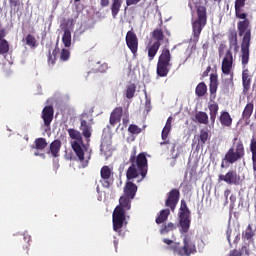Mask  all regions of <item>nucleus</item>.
Returning <instances> with one entry per match:
<instances>
[{"label": "nucleus", "mask_w": 256, "mask_h": 256, "mask_svg": "<svg viewBox=\"0 0 256 256\" xmlns=\"http://www.w3.org/2000/svg\"><path fill=\"white\" fill-rule=\"evenodd\" d=\"M136 155L137 149L134 148L129 159L131 165L126 171L127 182L124 186V196L130 199H135L137 195V186L133 183L134 179H137L140 175L141 179L137 180V183H141L147 177V172L149 171V164L145 152L138 154L137 157Z\"/></svg>", "instance_id": "f257e3e1"}, {"label": "nucleus", "mask_w": 256, "mask_h": 256, "mask_svg": "<svg viewBox=\"0 0 256 256\" xmlns=\"http://www.w3.org/2000/svg\"><path fill=\"white\" fill-rule=\"evenodd\" d=\"M235 17L241 19L237 22V30L239 37H242L241 42V55L244 65L249 61L251 47V21L247 18V13L244 17H241L237 12H235Z\"/></svg>", "instance_id": "f03ea898"}, {"label": "nucleus", "mask_w": 256, "mask_h": 256, "mask_svg": "<svg viewBox=\"0 0 256 256\" xmlns=\"http://www.w3.org/2000/svg\"><path fill=\"white\" fill-rule=\"evenodd\" d=\"M67 132L70 139L74 140L71 143V147L77 157V161L81 163L83 168L87 167L89 161H91V152H89V148L83 142V134L73 128L68 129Z\"/></svg>", "instance_id": "7ed1b4c3"}, {"label": "nucleus", "mask_w": 256, "mask_h": 256, "mask_svg": "<svg viewBox=\"0 0 256 256\" xmlns=\"http://www.w3.org/2000/svg\"><path fill=\"white\" fill-rule=\"evenodd\" d=\"M181 197V192L177 188H173L167 194V199L165 200V209H162L158 216L155 219V223L157 225H162L169 219V215L175 213V209H177V205L179 203V199Z\"/></svg>", "instance_id": "20e7f679"}, {"label": "nucleus", "mask_w": 256, "mask_h": 256, "mask_svg": "<svg viewBox=\"0 0 256 256\" xmlns=\"http://www.w3.org/2000/svg\"><path fill=\"white\" fill-rule=\"evenodd\" d=\"M132 199L133 198L124 195L120 197L119 205L116 206L112 214L113 231L118 232L119 230L123 229L127 211L131 209Z\"/></svg>", "instance_id": "39448f33"}, {"label": "nucleus", "mask_w": 256, "mask_h": 256, "mask_svg": "<svg viewBox=\"0 0 256 256\" xmlns=\"http://www.w3.org/2000/svg\"><path fill=\"white\" fill-rule=\"evenodd\" d=\"M245 158V144L243 140L238 137L232 139V146L226 152L224 158L222 159L221 169H225V163L233 165L237 161Z\"/></svg>", "instance_id": "423d86ee"}, {"label": "nucleus", "mask_w": 256, "mask_h": 256, "mask_svg": "<svg viewBox=\"0 0 256 256\" xmlns=\"http://www.w3.org/2000/svg\"><path fill=\"white\" fill-rule=\"evenodd\" d=\"M233 63H235V59L233 58V51H231V49H228L221 63L222 75L229 76V78H225L223 80V85L226 89L235 88V82L233 81L235 77V72H233Z\"/></svg>", "instance_id": "0eeeda50"}, {"label": "nucleus", "mask_w": 256, "mask_h": 256, "mask_svg": "<svg viewBox=\"0 0 256 256\" xmlns=\"http://www.w3.org/2000/svg\"><path fill=\"white\" fill-rule=\"evenodd\" d=\"M171 71V51L164 48L158 58L156 73L158 77H167Z\"/></svg>", "instance_id": "6e6552de"}, {"label": "nucleus", "mask_w": 256, "mask_h": 256, "mask_svg": "<svg viewBox=\"0 0 256 256\" xmlns=\"http://www.w3.org/2000/svg\"><path fill=\"white\" fill-rule=\"evenodd\" d=\"M179 224H180V233H187L191 227V211L187 207V202L181 200L180 211H179Z\"/></svg>", "instance_id": "1a4fd4ad"}, {"label": "nucleus", "mask_w": 256, "mask_h": 256, "mask_svg": "<svg viewBox=\"0 0 256 256\" xmlns=\"http://www.w3.org/2000/svg\"><path fill=\"white\" fill-rule=\"evenodd\" d=\"M93 116L84 112L80 115V131L83 137L86 139V143L91 141V135L93 134Z\"/></svg>", "instance_id": "9d476101"}, {"label": "nucleus", "mask_w": 256, "mask_h": 256, "mask_svg": "<svg viewBox=\"0 0 256 256\" xmlns=\"http://www.w3.org/2000/svg\"><path fill=\"white\" fill-rule=\"evenodd\" d=\"M174 252L179 256H191L193 253H197V247L191 238L185 236L183 238V246L175 247Z\"/></svg>", "instance_id": "9b49d317"}, {"label": "nucleus", "mask_w": 256, "mask_h": 256, "mask_svg": "<svg viewBox=\"0 0 256 256\" xmlns=\"http://www.w3.org/2000/svg\"><path fill=\"white\" fill-rule=\"evenodd\" d=\"M241 63H242V87H243V93H249V90L251 89V81L252 76L249 74V68H247V65H249V59L247 63H243V54H241Z\"/></svg>", "instance_id": "f8f14e48"}, {"label": "nucleus", "mask_w": 256, "mask_h": 256, "mask_svg": "<svg viewBox=\"0 0 256 256\" xmlns=\"http://www.w3.org/2000/svg\"><path fill=\"white\" fill-rule=\"evenodd\" d=\"M126 45L134 57H137V51H139V39L133 30L128 31L126 34Z\"/></svg>", "instance_id": "ddd939ff"}, {"label": "nucleus", "mask_w": 256, "mask_h": 256, "mask_svg": "<svg viewBox=\"0 0 256 256\" xmlns=\"http://www.w3.org/2000/svg\"><path fill=\"white\" fill-rule=\"evenodd\" d=\"M219 181H224L227 185H239L241 183V176L235 170H229L226 174L218 176Z\"/></svg>", "instance_id": "4468645a"}, {"label": "nucleus", "mask_w": 256, "mask_h": 256, "mask_svg": "<svg viewBox=\"0 0 256 256\" xmlns=\"http://www.w3.org/2000/svg\"><path fill=\"white\" fill-rule=\"evenodd\" d=\"M111 175H113V171L109 166H103L100 170V176L101 179L100 183L102 184V187H105V189H109L111 187Z\"/></svg>", "instance_id": "2eb2a0df"}, {"label": "nucleus", "mask_w": 256, "mask_h": 256, "mask_svg": "<svg viewBox=\"0 0 256 256\" xmlns=\"http://www.w3.org/2000/svg\"><path fill=\"white\" fill-rule=\"evenodd\" d=\"M207 25V22H201L199 20H195L192 23V33H193V42L199 43V37H201V32Z\"/></svg>", "instance_id": "dca6fc26"}, {"label": "nucleus", "mask_w": 256, "mask_h": 256, "mask_svg": "<svg viewBox=\"0 0 256 256\" xmlns=\"http://www.w3.org/2000/svg\"><path fill=\"white\" fill-rule=\"evenodd\" d=\"M53 115H55V110L53 106H45L42 110V119L44 121L45 127H51V123H53Z\"/></svg>", "instance_id": "f3484780"}, {"label": "nucleus", "mask_w": 256, "mask_h": 256, "mask_svg": "<svg viewBox=\"0 0 256 256\" xmlns=\"http://www.w3.org/2000/svg\"><path fill=\"white\" fill-rule=\"evenodd\" d=\"M2 24L0 22V55H6L9 53V42L5 39L7 37V30L2 28Z\"/></svg>", "instance_id": "a211bd4d"}, {"label": "nucleus", "mask_w": 256, "mask_h": 256, "mask_svg": "<svg viewBox=\"0 0 256 256\" xmlns=\"http://www.w3.org/2000/svg\"><path fill=\"white\" fill-rule=\"evenodd\" d=\"M121 117H123V107H116L110 114V125L115 127L117 123H121Z\"/></svg>", "instance_id": "6ab92c4d"}, {"label": "nucleus", "mask_w": 256, "mask_h": 256, "mask_svg": "<svg viewBox=\"0 0 256 256\" xmlns=\"http://www.w3.org/2000/svg\"><path fill=\"white\" fill-rule=\"evenodd\" d=\"M254 109H255V104H253V101L248 102L244 107V110L242 112V119L247 123V125H249L251 121V115H253Z\"/></svg>", "instance_id": "aec40b11"}, {"label": "nucleus", "mask_w": 256, "mask_h": 256, "mask_svg": "<svg viewBox=\"0 0 256 256\" xmlns=\"http://www.w3.org/2000/svg\"><path fill=\"white\" fill-rule=\"evenodd\" d=\"M218 121H220V125H222V127L229 128L231 127V125H233V118L231 117V114H229V112L227 111H222L220 113Z\"/></svg>", "instance_id": "412c9836"}, {"label": "nucleus", "mask_w": 256, "mask_h": 256, "mask_svg": "<svg viewBox=\"0 0 256 256\" xmlns=\"http://www.w3.org/2000/svg\"><path fill=\"white\" fill-rule=\"evenodd\" d=\"M208 109H209L211 125H215V121H216L217 115L219 113V104H217L216 102L209 104Z\"/></svg>", "instance_id": "4be33fe9"}, {"label": "nucleus", "mask_w": 256, "mask_h": 256, "mask_svg": "<svg viewBox=\"0 0 256 256\" xmlns=\"http://www.w3.org/2000/svg\"><path fill=\"white\" fill-rule=\"evenodd\" d=\"M197 19L202 23H207V8L203 5L196 6Z\"/></svg>", "instance_id": "5701e85b"}, {"label": "nucleus", "mask_w": 256, "mask_h": 256, "mask_svg": "<svg viewBox=\"0 0 256 256\" xmlns=\"http://www.w3.org/2000/svg\"><path fill=\"white\" fill-rule=\"evenodd\" d=\"M177 229V225L173 222H168V223H162L159 229L160 235H167L168 233H171V231H175Z\"/></svg>", "instance_id": "b1692460"}, {"label": "nucleus", "mask_w": 256, "mask_h": 256, "mask_svg": "<svg viewBox=\"0 0 256 256\" xmlns=\"http://www.w3.org/2000/svg\"><path fill=\"white\" fill-rule=\"evenodd\" d=\"M121 5H123V0H112L110 9L113 19H117V15H119V11H121Z\"/></svg>", "instance_id": "393cba45"}, {"label": "nucleus", "mask_w": 256, "mask_h": 256, "mask_svg": "<svg viewBox=\"0 0 256 256\" xmlns=\"http://www.w3.org/2000/svg\"><path fill=\"white\" fill-rule=\"evenodd\" d=\"M161 47V43L154 42L152 45L148 47V60L153 61L155 59V55L159 52V48Z\"/></svg>", "instance_id": "a878e982"}, {"label": "nucleus", "mask_w": 256, "mask_h": 256, "mask_svg": "<svg viewBox=\"0 0 256 256\" xmlns=\"http://www.w3.org/2000/svg\"><path fill=\"white\" fill-rule=\"evenodd\" d=\"M61 140L56 139L50 144V152L52 157H59V153L61 151Z\"/></svg>", "instance_id": "bb28decb"}, {"label": "nucleus", "mask_w": 256, "mask_h": 256, "mask_svg": "<svg viewBox=\"0 0 256 256\" xmlns=\"http://www.w3.org/2000/svg\"><path fill=\"white\" fill-rule=\"evenodd\" d=\"M195 119L201 125H209V115L204 111H199L195 114Z\"/></svg>", "instance_id": "cd10ccee"}, {"label": "nucleus", "mask_w": 256, "mask_h": 256, "mask_svg": "<svg viewBox=\"0 0 256 256\" xmlns=\"http://www.w3.org/2000/svg\"><path fill=\"white\" fill-rule=\"evenodd\" d=\"M136 91H137V85H135V83L128 84L124 91V95L126 96V99H133V97H135Z\"/></svg>", "instance_id": "c85d7f7f"}, {"label": "nucleus", "mask_w": 256, "mask_h": 256, "mask_svg": "<svg viewBox=\"0 0 256 256\" xmlns=\"http://www.w3.org/2000/svg\"><path fill=\"white\" fill-rule=\"evenodd\" d=\"M152 39H155V43H161L165 39V34L163 30L160 28H156L151 32Z\"/></svg>", "instance_id": "c756f323"}, {"label": "nucleus", "mask_w": 256, "mask_h": 256, "mask_svg": "<svg viewBox=\"0 0 256 256\" xmlns=\"http://www.w3.org/2000/svg\"><path fill=\"white\" fill-rule=\"evenodd\" d=\"M250 151L252 153L253 171H256V139L255 138H252L250 140Z\"/></svg>", "instance_id": "7c9ffc66"}, {"label": "nucleus", "mask_w": 256, "mask_h": 256, "mask_svg": "<svg viewBox=\"0 0 256 256\" xmlns=\"http://www.w3.org/2000/svg\"><path fill=\"white\" fill-rule=\"evenodd\" d=\"M197 97H205L207 94V84L205 82H200L195 89Z\"/></svg>", "instance_id": "2f4dec72"}, {"label": "nucleus", "mask_w": 256, "mask_h": 256, "mask_svg": "<svg viewBox=\"0 0 256 256\" xmlns=\"http://www.w3.org/2000/svg\"><path fill=\"white\" fill-rule=\"evenodd\" d=\"M208 139H209V130H207V128L200 130V135L198 137L199 145H201V147H203V145H205V143H207Z\"/></svg>", "instance_id": "473e14b6"}, {"label": "nucleus", "mask_w": 256, "mask_h": 256, "mask_svg": "<svg viewBox=\"0 0 256 256\" xmlns=\"http://www.w3.org/2000/svg\"><path fill=\"white\" fill-rule=\"evenodd\" d=\"M246 0H236L235 1V13L241 17H245V12H243V7H245Z\"/></svg>", "instance_id": "72a5a7b5"}, {"label": "nucleus", "mask_w": 256, "mask_h": 256, "mask_svg": "<svg viewBox=\"0 0 256 256\" xmlns=\"http://www.w3.org/2000/svg\"><path fill=\"white\" fill-rule=\"evenodd\" d=\"M62 43L64 47H71V30H69V28H66L64 30V34L62 36Z\"/></svg>", "instance_id": "f704fd0d"}, {"label": "nucleus", "mask_w": 256, "mask_h": 256, "mask_svg": "<svg viewBox=\"0 0 256 256\" xmlns=\"http://www.w3.org/2000/svg\"><path fill=\"white\" fill-rule=\"evenodd\" d=\"M253 237H255V232L253 231V226L249 224L242 234V239H246V241H251Z\"/></svg>", "instance_id": "c9c22d12"}, {"label": "nucleus", "mask_w": 256, "mask_h": 256, "mask_svg": "<svg viewBox=\"0 0 256 256\" xmlns=\"http://www.w3.org/2000/svg\"><path fill=\"white\" fill-rule=\"evenodd\" d=\"M244 253L249 256V248L247 246H242L240 250L234 249L230 251L229 256H243Z\"/></svg>", "instance_id": "e433bc0d"}, {"label": "nucleus", "mask_w": 256, "mask_h": 256, "mask_svg": "<svg viewBox=\"0 0 256 256\" xmlns=\"http://www.w3.org/2000/svg\"><path fill=\"white\" fill-rule=\"evenodd\" d=\"M26 41V45H28V47H31V49H35V47H37V39L35 38V36L28 34L25 38Z\"/></svg>", "instance_id": "4c0bfd02"}, {"label": "nucleus", "mask_w": 256, "mask_h": 256, "mask_svg": "<svg viewBox=\"0 0 256 256\" xmlns=\"http://www.w3.org/2000/svg\"><path fill=\"white\" fill-rule=\"evenodd\" d=\"M47 147V140L45 138H37L35 140V148L39 151H43Z\"/></svg>", "instance_id": "58836bf2"}, {"label": "nucleus", "mask_w": 256, "mask_h": 256, "mask_svg": "<svg viewBox=\"0 0 256 256\" xmlns=\"http://www.w3.org/2000/svg\"><path fill=\"white\" fill-rule=\"evenodd\" d=\"M170 133H171V130L167 128L162 129L161 137H162V140L164 141L161 142L160 145H169V139H167V137H169Z\"/></svg>", "instance_id": "ea45409f"}, {"label": "nucleus", "mask_w": 256, "mask_h": 256, "mask_svg": "<svg viewBox=\"0 0 256 256\" xmlns=\"http://www.w3.org/2000/svg\"><path fill=\"white\" fill-rule=\"evenodd\" d=\"M228 40L230 45H237V31H230L228 34Z\"/></svg>", "instance_id": "a19ab883"}, {"label": "nucleus", "mask_w": 256, "mask_h": 256, "mask_svg": "<svg viewBox=\"0 0 256 256\" xmlns=\"http://www.w3.org/2000/svg\"><path fill=\"white\" fill-rule=\"evenodd\" d=\"M71 57V51L69 49H62L60 52V61H67Z\"/></svg>", "instance_id": "79ce46f5"}, {"label": "nucleus", "mask_w": 256, "mask_h": 256, "mask_svg": "<svg viewBox=\"0 0 256 256\" xmlns=\"http://www.w3.org/2000/svg\"><path fill=\"white\" fill-rule=\"evenodd\" d=\"M141 128H139V126L135 125V124H131L128 127V132L131 133L132 135H139V133H141Z\"/></svg>", "instance_id": "37998d69"}, {"label": "nucleus", "mask_w": 256, "mask_h": 256, "mask_svg": "<svg viewBox=\"0 0 256 256\" xmlns=\"http://www.w3.org/2000/svg\"><path fill=\"white\" fill-rule=\"evenodd\" d=\"M11 9H17L21 5V0H8Z\"/></svg>", "instance_id": "c03bdc74"}, {"label": "nucleus", "mask_w": 256, "mask_h": 256, "mask_svg": "<svg viewBox=\"0 0 256 256\" xmlns=\"http://www.w3.org/2000/svg\"><path fill=\"white\" fill-rule=\"evenodd\" d=\"M217 85L218 84H210L209 85L210 95H211V97H213V99H215V93H217Z\"/></svg>", "instance_id": "a18cd8bd"}, {"label": "nucleus", "mask_w": 256, "mask_h": 256, "mask_svg": "<svg viewBox=\"0 0 256 256\" xmlns=\"http://www.w3.org/2000/svg\"><path fill=\"white\" fill-rule=\"evenodd\" d=\"M56 61H57V58H55V56H53L51 54V50H49V52H48V64L49 65H54Z\"/></svg>", "instance_id": "49530a36"}, {"label": "nucleus", "mask_w": 256, "mask_h": 256, "mask_svg": "<svg viewBox=\"0 0 256 256\" xmlns=\"http://www.w3.org/2000/svg\"><path fill=\"white\" fill-rule=\"evenodd\" d=\"M141 0H126V7L124 8L125 11H127L128 7H131V5H137Z\"/></svg>", "instance_id": "de8ad7c7"}, {"label": "nucleus", "mask_w": 256, "mask_h": 256, "mask_svg": "<svg viewBox=\"0 0 256 256\" xmlns=\"http://www.w3.org/2000/svg\"><path fill=\"white\" fill-rule=\"evenodd\" d=\"M225 49H227V45L221 43L218 47L219 57L223 56V53H225Z\"/></svg>", "instance_id": "09e8293b"}, {"label": "nucleus", "mask_w": 256, "mask_h": 256, "mask_svg": "<svg viewBox=\"0 0 256 256\" xmlns=\"http://www.w3.org/2000/svg\"><path fill=\"white\" fill-rule=\"evenodd\" d=\"M173 123V116L168 117L164 129H168L171 131V125Z\"/></svg>", "instance_id": "8fccbe9b"}, {"label": "nucleus", "mask_w": 256, "mask_h": 256, "mask_svg": "<svg viewBox=\"0 0 256 256\" xmlns=\"http://www.w3.org/2000/svg\"><path fill=\"white\" fill-rule=\"evenodd\" d=\"M210 85H218L217 74H210Z\"/></svg>", "instance_id": "3c124183"}, {"label": "nucleus", "mask_w": 256, "mask_h": 256, "mask_svg": "<svg viewBox=\"0 0 256 256\" xmlns=\"http://www.w3.org/2000/svg\"><path fill=\"white\" fill-rule=\"evenodd\" d=\"M231 233H233V230H231V228L228 227L227 231H226V237H227V240H228L230 245H231Z\"/></svg>", "instance_id": "603ef678"}, {"label": "nucleus", "mask_w": 256, "mask_h": 256, "mask_svg": "<svg viewBox=\"0 0 256 256\" xmlns=\"http://www.w3.org/2000/svg\"><path fill=\"white\" fill-rule=\"evenodd\" d=\"M209 73H211V66L206 68V70L202 73V77H209Z\"/></svg>", "instance_id": "864d4df0"}, {"label": "nucleus", "mask_w": 256, "mask_h": 256, "mask_svg": "<svg viewBox=\"0 0 256 256\" xmlns=\"http://www.w3.org/2000/svg\"><path fill=\"white\" fill-rule=\"evenodd\" d=\"M98 71L100 73H105V71H107V63H104L100 66V68L98 69Z\"/></svg>", "instance_id": "5fc2aeb1"}, {"label": "nucleus", "mask_w": 256, "mask_h": 256, "mask_svg": "<svg viewBox=\"0 0 256 256\" xmlns=\"http://www.w3.org/2000/svg\"><path fill=\"white\" fill-rule=\"evenodd\" d=\"M235 235V239H234V243H239V241H241V234L239 232L234 233Z\"/></svg>", "instance_id": "6e6d98bb"}, {"label": "nucleus", "mask_w": 256, "mask_h": 256, "mask_svg": "<svg viewBox=\"0 0 256 256\" xmlns=\"http://www.w3.org/2000/svg\"><path fill=\"white\" fill-rule=\"evenodd\" d=\"M101 7H109V0H100Z\"/></svg>", "instance_id": "4d7b16f0"}, {"label": "nucleus", "mask_w": 256, "mask_h": 256, "mask_svg": "<svg viewBox=\"0 0 256 256\" xmlns=\"http://www.w3.org/2000/svg\"><path fill=\"white\" fill-rule=\"evenodd\" d=\"M57 53H59V46L56 44L55 49L52 51L53 57L57 58Z\"/></svg>", "instance_id": "13d9d810"}, {"label": "nucleus", "mask_w": 256, "mask_h": 256, "mask_svg": "<svg viewBox=\"0 0 256 256\" xmlns=\"http://www.w3.org/2000/svg\"><path fill=\"white\" fill-rule=\"evenodd\" d=\"M229 195H231V190H229V189L225 190L224 197H225L226 201H227V199H229Z\"/></svg>", "instance_id": "bf43d9fd"}, {"label": "nucleus", "mask_w": 256, "mask_h": 256, "mask_svg": "<svg viewBox=\"0 0 256 256\" xmlns=\"http://www.w3.org/2000/svg\"><path fill=\"white\" fill-rule=\"evenodd\" d=\"M163 243H165L166 245H171L173 243V240H170L168 238H164Z\"/></svg>", "instance_id": "052dcab7"}, {"label": "nucleus", "mask_w": 256, "mask_h": 256, "mask_svg": "<svg viewBox=\"0 0 256 256\" xmlns=\"http://www.w3.org/2000/svg\"><path fill=\"white\" fill-rule=\"evenodd\" d=\"M230 201H231V203H235L236 197L234 195H231L230 196Z\"/></svg>", "instance_id": "680f3d73"}, {"label": "nucleus", "mask_w": 256, "mask_h": 256, "mask_svg": "<svg viewBox=\"0 0 256 256\" xmlns=\"http://www.w3.org/2000/svg\"><path fill=\"white\" fill-rule=\"evenodd\" d=\"M26 254L29 255V247L26 246Z\"/></svg>", "instance_id": "e2e57ef3"}, {"label": "nucleus", "mask_w": 256, "mask_h": 256, "mask_svg": "<svg viewBox=\"0 0 256 256\" xmlns=\"http://www.w3.org/2000/svg\"><path fill=\"white\" fill-rule=\"evenodd\" d=\"M79 1H81V0H74V3H79Z\"/></svg>", "instance_id": "0e129e2a"}, {"label": "nucleus", "mask_w": 256, "mask_h": 256, "mask_svg": "<svg viewBox=\"0 0 256 256\" xmlns=\"http://www.w3.org/2000/svg\"><path fill=\"white\" fill-rule=\"evenodd\" d=\"M101 151H103V144L101 145Z\"/></svg>", "instance_id": "69168bd1"}, {"label": "nucleus", "mask_w": 256, "mask_h": 256, "mask_svg": "<svg viewBox=\"0 0 256 256\" xmlns=\"http://www.w3.org/2000/svg\"><path fill=\"white\" fill-rule=\"evenodd\" d=\"M214 1H217L218 3H220L221 0H214Z\"/></svg>", "instance_id": "338daca9"}, {"label": "nucleus", "mask_w": 256, "mask_h": 256, "mask_svg": "<svg viewBox=\"0 0 256 256\" xmlns=\"http://www.w3.org/2000/svg\"><path fill=\"white\" fill-rule=\"evenodd\" d=\"M114 243L117 245V241H114Z\"/></svg>", "instance_id": "774afa93"}]
</instances>
